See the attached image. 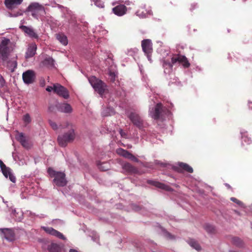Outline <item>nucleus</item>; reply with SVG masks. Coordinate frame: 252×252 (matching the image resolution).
<instances>
[{
    "instance_id": "nucleus-1",
    "label": "nucleus",
    "mask_w": 252,
    "mask_h": 252,
    "mask_svg": "<svg viewBox=\"0 0 252 252\" xmlns=\"http://www.w3.org/2000/svg\"><path fill=\"white\" fill-rule=\"evenodd\" d=\"M14 47L10 39L5 37L0 43V65L5 64L11 72H14L17 66V56L10 58Z\"/></svg>"
},
{
    "instance_id": "nucleus-2",
    "label": "nucleus",
    "mask_w": 252,
    "mask_h": 252,
    "mask_svg": "<svg viewBox=\"0 0 252 252\" xmlns=\"http://www.w3.org/2000/svg\"><path fill=\"white\" fill-rule=\"evenodd\" d=\"M177 63H181L185 68H188L190 66V63L185 56L176 54L173 55L171 58V61L163 60L162 66L164 69V72L167 74L170 73L172 71L173 65Z\"/></svg>"
},
{
    "instance_id": "nucleus-3",
    "label": "nucleus",
    "mask_w": 252,
    "mask_h": 252,
    "mask_svg": "<svg viewBox=\"0 0 252 252\" xmlns=\"http://www.w3.org/2000/svg\"><path fill=\"white\" fill-rule=\"evenodd\" d=\"M48 173L51 177H54V183L58 187H64L67 184L65 175L62 172L56 171L51 168L48 169Z\"/></svg>"
},
{
    "instance_id": "nucleus-4",
    "label": "nucleus",
    "mask_w": 252,
    "mask_h": 252,
    "mask_svg": "<svg viewBox=\"0 0 252 252\" xmlns=\"http://www.w3.org/2000/svg\"><path fill=\"white\" fill-rule=\"evenodd\" d=\"M89 81L95 91L97 92L101 96H102L107 90L106 84L102 80L94 76L90 77Z\"/></svg>"
},
{
    "instance_id": "nucleus-5",
    "label": "nucleus",
    "mask_w": 252,
    "mask_h": 252,
    "mask_svg": "<svg viewBox=\"0 0 252 252\" xmlns=\"http://www.w3.org/2000/svg\"><path fill=\"white\" fill-rule=\"evenodd\" d=\"M27 11L31 12L32 16L35 19H38L39 16H43L45 14L44 7L36 2L30 4Z\"/></svg>"
},
{
    "instance_id": "nucleus-6",
    "label": "nucleus",
    "mask_w": 252,
    "mask_h": 252,
    "mask_svg": "<svg viewBox=\"0 0 252 252\" xmlns=\"http://www.w3.org/2000/svg\"><path fill=\"white\" fill-rule=\"evenodd\" d=\"M75 138V134L73 129H70L63 135H60L58 138L59 145L62 147H65L67 143L72 142Z\"/></svg>"
},
{
    "instance_id": "nucleus-7",
    "label": "nucleus",
    "mask_w": 252,
    "mask_h": 252,
    "mask_svg": "<svg viewBox=\"0 0 252 252\" xmlns=\"http://www.w3.org/2000/svg\"><path fill=\"white\" fill-rule=\"evenodd\" d=\"M142 50L146 55L149 61H151V56L153 53V44L149 39H144L141 42Z\"/></svg>"
},
{
    "instance_id": "nucleus-8",
    "label": "nucleus",
    "mask_w": 252,
    "mask_h": 252,
    "mask_svg": "<svg viewBox=\"0 0 252 252\" xmlns=\"http://www.w3.org/2000/svg\"><path fill=\"white\" fill-rule=\"evenodd\" d=\"M128 118L132 124L139 129L144 127V123L142 119L136 112H131L128 115Z\"/></svg>"
},
{
    "instance_id": "nucleus-9",
    "label": "nucleus",
    "mask_w": 252,
    "mask_h": 252,
    "mask_svg": "<svg viewBox=\"0 0 252 252\" xmlns=\"http://www.w3.org/2000/svg\"><path fill=\"white\" fill-rule=\"evenodd\" d=\"M165 110V107H163L161 103H157L154 110L151 112L152 117L156 120L160 119L162 117L163 113Z\"/></svg>"
},
{
    "instance_id": "nucleus-10",
    "label": "nucleus",
    "mask_w": 252,
    "mask_h": 252,
    "mask_svg": "<svg viewBox=\"0 0 252 252\" xmlns=\"http://www.w3.org/2000/svg\"><path fill=\"white\" fill-rule=\"evenodd\" d=\"M54 93L65 99H67L69 97V94L67 89L59 84H54Z\"/></svg>"
},
{
    "instance_id": "nucleus-11",
    "label": "nucleus",
    "mask_w": 252,
    "mask_h": 252,
    "mask_svg": "<svg viewBox=\"0 0 252 252\" xmlns=\"http://www.w3.org/2000/svg\"><path fill=\"white\" fill-rule=\"evenodd\" d=\"M22 78L25 83L32 84L34 82L35 78L34 72L32 70H28L23 73Z\"/></svg>"
},
{
    "instance_id": "nucleus-12",
    "label": "nucleus",
    "mask_w": 252,
    "mask_h": 252,
    "mask_svg": "<svg viewBox=\"0 0 252 252\" xmlns=\"http://www.w3.org/2000/svg\"><path fill=\"white\" fill-rule=\"evenodd\" d=\"M122 167L124 170L130 174L141 175L143 173V172L140 171L137 167L128 162L124 163Z\"/></svg>"
},
{
    "instance_id": "nucleus-13",
    "label": "nucleus",
    "mask_w": 252,
    "mask_h": 252,
    "mask_svg": "<svg viewBox=\"0 0 252 252\" xmlns=\"http://www.w3.org/2000/svg\"><path fill=\"white\" fill-rule=\"evenodd\" d=\"M174 170L179 173H182L184 171L189 173H192L193 170L192 168L187 163L184 162H180L177 166H174Z\"/></svg>"
},
{
    "instance_id": "nucleus-14",
    "label": "nucleus",
    "mask_w": 252,
    "mask_h": 252,
    "mask_svg": "<svg viewBox=\"0 0 252 252\" xmlns=\"http://www.w3.org/2000/svg\"><path fill=\"white\" fill-rule=\"evenodd\" d=\"M41 228L48 234L56 236L62 240H64L65 239V237L62 233L52 227L43 226Z\"/></svg>"
},
{
    "instance_id": "nucleus-15",
    "label": "nucleus",
    "mask_w": 252,
    "mask_h": 252,
    "mask_svg": "<svg viewBox=\"0 0 252 252\" xmlns=\"http://www.w3.org/2000/svg\"><path fill=\"white\" fill-rule=\"evenodd\" d=\"M16 138L25 148L29 149L31 148V144L28 142L27 138L25 136L24 133L19 132L17 134Z\"/></svg>"
},
{
    "instance_id": "nucleus-16",
    "label": "nucleus",
    "mask_w": 252,
    "mask_h": 252,
    "mask_svg": "<svg viewBox=\"0 0 252 252\" xmlns=\"http://www.w3.org/2000/svg\"><path fill=\"white\" fill-rule=\"evenodd\" d=\"M36 49L37 46L35 43L30 44L25 54L26 59H28L34 56L36 53Z\"/></svg>"
},
{
    "instance_id": "nucleus-17",
    "label": "nucleus",
    "mask_w": 252,
    "mask_h": 252,
    "mask_svg": "<svg viewBox=\"0 0 252 252\" xmlns=\"http://www.w3.org/2000/svg\"><path fill=\"white\" fill-rule=\"evenodd\" d=\"M56 107L58 110L61 112L70 113L72 111V108L69 104L66 103H59Z\"/></svg>"
},
{
    "instance_id": "nucleus-18",
    "label": "nucleus",
    "mask_w": 252,
    "mask_h": 252,
    "mask_svg": "<svg viewBox=\"0 0 252 252\" xmlns=\"http://www.w3.org/2000/svg\"><path fill=\"white\" fill-rule=\"evenodd\" d=\"M0 230L3 233L4 238L8 241H12L15 239V234L14 231L8 228H1Z\"/></svg>"
},
{
    "instance_id": "nucleus-19",
    "label": "nucleus",
    "mask_w": 252,
    "mask_h": 252,
    "mask_svg": "<svg viewBox=\"0 0 252 252\" xmlns=\"http://www.w3.org/2000/svg\"><path fill=\"white\" fill-rule=\"evenodd\" d=\"M127 10L126 7L123 5V4H120L118 5L112 9V11L113 13L119 16H121L124 15L126 13V11Z\"/></svg>"
},
{
    "instance_id": "nucleus-20",
    "label": "nucleus",
    "mask_w": 252,
    "mask_h": 252,
    "mask_svg": "<svg viewBox=\"0 0 252 252\" xmlns=\"http://www.w3.org/2000/svg\"><path fill=\"white\" fill-rule=\"evenodd\" d=\"M23 0H5L4 4L6 7L9 9H13L16 6L22 3Z\"/></svg>"
},
{
    "instance_id": "nucleus-21",
    "label": "nucleus",
    "mask_w": 252,
    "mask_h": 252,
    "mask_svg": "<svg viewBox=\"0 0 252 252\" xmlns=\"http://www.w3.org/2000/svg\"><path fill=\"white\" fill-rule=\"evenodd\" d=\"M20 28L30 37L35 39L38 38V36L37 34L34 32V31L32 28L27 27L26 26H21L20 27Z\"/></svg>"
},
{
    "instance_id": "nucleus-22",
    "label": "nucleus",
    "mask_w": 252,
    "mask_h": 252,
    "mask_svg": "<svg viewBox=\"0 0 252 252\" xmlns=\"http://www.w3.org/2000/svg\"><path fill=\"white\" fill-rule=\"evenodd\" d=\"M147 182L149 184L152 185L158 188L163 189L165 190L170 191L171 189V188L169 186L166 185L158 181L148 180Z\"/></svg>"
},
{
    "instance_id": "nucleus-23",
    "label": "nucleus",
    "mask_w": 252,
    "mask_h": 252,
    "mask_svg": "<svg viewBox=\"0 0 252 252\" xmlns=\"http://www.w3.org/2000/svg\"><path fill=\"white\" fill-rule=\"evenodd\" d=\"M3 175L7 178L9 177V180L13 183H15L16 178L11 172V170L10 168L6 167L1 169Z\"/></svg>"
},
{
    "instance_id": "nucleus-24",
    "label": "nucleus",
    "mask_w": 252,
    "mask_h": 252,
    "mask_svg": "<svg viewBox=\"0 0 252 252\" xmlns=\"http://www.w3.org/2000/svg\"><path fill=\"white\" fill-rule=\"evenodd\" d=\"M56 38L63 45H66L68 43L67 37L63 33L57 34Z\"/></svg>"
},
{
    "instance_id": "nucleus-25",
    "label": "nucleus",
    "mask_w": 252,
    "mask_h": 252,
    "mask_svg": "<svg viewBox=\"0 0 252 252\" xmlns=\"http://www.w3.org/2000/svg\"><path fill=\"white\" fill-rule=\"evenodd\" d=\"M49 252H61V248L60 246L55 243H52L48 247Z\"/></svg>"
},
{
    "instance_id": "nucleus-26",
    "label": "nucleus",
    "mask_w": 252,
    "mask_h": 252,
    "mask_svg": "<svg viewBox=\"0 0 252 252\" xmlns=\"http://www.w3.org/2000/svg\"><path fill=\"white\" fill-rule=\"evenodd\" d=\"M232 242L233 245L238 248H243L244 246V243L243 241L238 237L233 238Z\"/></svg>"
},
{
    "instance_id": "nucleus-27",
    "label": "nucleus",
    "mask_w": 252,
    "mask_h": 252,
    "mask_svg": "<svg viewBox=\"0 0 252 252\" xmlns=\"http://www.w3.org/2000/svg\"><path fill=\"white\" fill-rule=\"evenodd\" d=\"M189 245L196 250L197 251H199L201 250V247L199 246V244L197 243V241L193 239H190L188 242Z\"/></svg>"
},
{
    "instance_id": "nucleus-28",
    "label": "nucleus",
    "mask_w": 252,
    "mask_h": 252,
    "mask_svg": "<svg viewBox=\"0 0 252 252\" xmlns=\"http://www.w3.org/2000/svg\"><path fill=\"white\" fill-rule=\"evenodd\" d=\"M54 60L51 58L48 57L44 59L43 61V64L45 65L52 66L54 65Z\"/></svg>"
},
{
    "instance_id": "nucleus-29",
    "label": "nucleus",
    "mask_w": 252,
    "mask_h": 252,
    "mask_svg": "<svg viewBox=\"0 0 252 252\" xmlns=\"http://www.w3.org/2000/svg\"><path fill=\"white\" fill-rule=\"evenodd\" d=\"M205 229L208 233H214L215 232L214 227L210 224H206L205 226Z\"/></svg>"
},
{
    "instance_id": "nucleus-30",
    "label": "nucleus",
    "mask_w": 252,
    "mask_h": 252,
    "mask_svg": "<svg viewBox=\"0 0 252 252\" xmlns=\"http://www.w3.org/2000/svg\"><path fill=\"white\" fill-rule=\"evenodd\" d=\"M23 120L26 125L30 123L31 122V118L30 115L28 113L25 114L23 117Z\"/></svg>"
},
{
    "instance_id": "nucleus-31",
    "label": "nucleus",
    "mask_w": 252,
    "mask_h": 252,
    "mask_svg": "<svg viewBox=\"0 0 252 252\" xmlns=\"http://www.w3.org/2000/svg\"><path fill=\"white\" fill-rule=\"evenodd\" d=\"M109 76L110 77L109 79L110 80V81L112 82H114L115 80L116 77L115 73L112 71H110L109 73Z\"/></svg>"
},
{
    "instance_id": "nucleus-32",
    "label": "nucleus",
    "mask_w": 252,
    "mask_h": 252,
    "mask_svg": "<svg viewBox=\"0 0 252 252\" xmlns=\"http://www.w3.org/2000/svg\"><path fill=\"white\" fill-rule=\"evenodd\" d=\"M49 124H50V126L52 127V128L54 129V130H56L58 128V126L57 125V124L54 122H53L51 120L49 121Z\"/></svg>"
},
{
    "instance_id": "nucleus-33",
    "label": "nucleus",
    "mask_w": 252,
    "mask_h": 252,
    "mask_svg": "<svg viewBox=\"0 0 252 252\" xmlns=\"http://www.w3.org/2000/svg\"><path fill=\"white\" fill-rule=\"evenodd\" d=\"M125 151L126 150H124L122 148H119L117 150L116 152L120 156H123L124 153H125Z\"/></svg>"
},
{
    "instance_id": "nucleus-34",
    "label": "nucleus",
    "mask_w": 252,
    "mask_h": 252,
    "mask_svg": "<svg viewBox=\"0 0 252 252\" xmlns=\"http://www.w3.org/2000/svg\"><path fill=\"white\" fill-rule=\"evenodd\" d=\"M128 159H130L132 161L136 162H138L139 161V160L137 158H136L134 155H133L132 154H130Z\"/></svg>"
},
{
    "instance_id": "nucleus-35",
    "label": "nucleus",
    "mask_w": 252,
    "mask_h": 252,
    "mask_svg": "<svg viewBox=\"0 0 252 252\" xmlns=\"http://www.w3.org/2000/svg\"><path fill=\"white\" fill-rule=\"evenodd\" d=\"M165 236L169 239H173L175 238V237L173 235H171L168 232H166L165 233Z\"/></svg>"
},
{
    "instance_id": "nucleus-36",
    "label": "nucleus",
    "mask_w": 252,
    "mask_h": 252,
    "mask_svg": "<svg viewBox=\"0 0 252 252\" xmlns=\"http://www.w3.org/2000/svg\"><path fill=\"white\" fill-rule=\"evenodd\" d=\"M230 200L233 202H235L238 205H241L242 204V202L241 201L238 200L237 198L235 197H231L230 198Z\"/></svg>"
},
{
    "instance_id": "nucleus-37",
    "label": "nucleus",
    "mask_w": 252,
    "mask_h": 252,
    "mask_svg": "<svg viewBox=\"0 0 252 252\" xmlns=\"http://www.w3.org/2000/svg\"><path fill=\"white\" fill-rule=\"evenodd\" d=\"M125 153H124V154L123 155V157H124V158H127L128 159V158H129V156L131 154L130 153H129L128 151H127V150H126V151L125 152Z\"/></svg>"
},
{
    "instance_id": "nucleus-38",
    "label": "nucleus",
    "mask_w": 252,
    "mask_h": 252,
    "mask_svg": "<svg viewBox=\"0 0 252 252\" xmlns=\"http://www.w3.org/2000/svg\"><path fill=\"white\" fill-rule=\"evenodd\" d=\"M242 138L243 139V141H245V142H247L248 144L251 143V140L249 137L247 136H243Z\"/></svg>"
},
{
    "instance_id": "nucleus-39",
    "label": "nucleus",
    "mask_w": 252,
    "mask_h": 252,
    "mask_svg": "<svg viewBox=\"0 0 252 252\" xmlns=\"http://www.w3.org/2000/svg\"><path fill=\"white\" fill-rule=\"evenodd\" d=\"M5 84V80L3 77L0 74V85L3 86Z\"/></svg>"
},
{
    "instance_id": "nucleus-40",
    "label": "nucleus",
    "mask_w": 252,
    "mask_h": 252,
    "mask_svg": "<svg viewBox=\"0 0 252 252\" xmlns=\"http://www.w3.org/2000/svg\"><path fill=\"white\" fill-rule=\"evenodd\" d=\"M46 90L47 91H48L49 92H50L52 91H53L54 92V85H53V87H52V86H48L46 88Z\"/></svg>"
},
{
    "instance_id": "nucleus-41",
    "label": "nucleus",
    "mask_w": 252,
    "mask_h": 252,
    "mask_svg": "<svg viewBox=\"0 0 252 252\" xmlns=\"http://www.w3.org/2000/svg\"><path fill=\"white\" fill-rule=\"evenodd\" d=\"M97 165L98 166L99 168L102 171H105L108 169V168H104V166H102V165L97 163Z\"/></svg>"
},
{
    "instance_id": "nucleus-42",
    "label": "nucleus",
    "mask_w": 252,
    "mask_h": 252,
    "mask_svg": "<svg viewBox=\"0 0 252 252\" xmlns=\"http://www.w3.org/2000/svg\"><path fill=\"white\" fill-rule=\"evenodd\" d=\"M6 167V166L4 164V163L1 160H0V167L1 168V170L4 168H5Z\"/></svg>"
},
{
    "instance_id": "nucleus-43",
    "label": "nucleus",
    "mask_w": 252,
    "mask_h": 252,
    "mask_svg": "<svg viewBox=\"0 0 252 252\" xmlns=\"http://www.w3.org/2000/svg\"><path fill=\"white\" fill-rule=\"evenodd\" d=\"M69 252H78L77 250L74 249H70Z\"/></svg>"
},
{
    "instance_id": "nucleus-44",
    "label": "nucleus",
    "mask_w": 252,
    "mask_h": 252,
    "mask_svg": "<svg viewBox=\"0 0 252 252\" xmlns=\"http://www.w3.org/2000/svg\"><path fill=\"white\" fill-rule=\"evenodd\" d=\"M192 7L191 8H190L191 10H193L195 8V6H196V5L194 4L193 5H192Z\"/></svg>"
},
{
    "instance_id": "nucleus-45",
    "label": "nucleus",
    "mask_w": 252,
    "mask_h": 252,
    "mask_svg": "<svg viewBox=\"0 0 252 252\" xmlns=\"http://www.w3.org/2000/svg\"><path fill=\"white\" fill-rule=\"evenodd\" d=\"M121 135H122V134H123V133H122V132H120Z\"/></svg>"
}]
</instances>
